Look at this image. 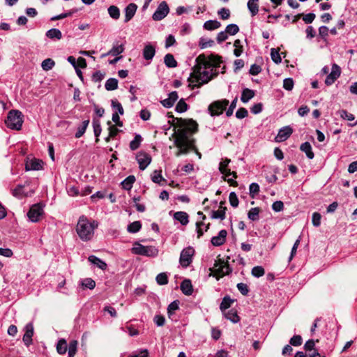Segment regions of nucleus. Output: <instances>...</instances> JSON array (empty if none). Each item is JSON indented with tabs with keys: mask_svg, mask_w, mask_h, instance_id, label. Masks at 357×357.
<instances>
[{
	"mask_svg": "<svg viewBox=\"0 0 357 357\" xmlns=\"http://www.w3.org/2000/svg\"><path fill=\"white\" fill-rule=\"evenodd\" d=\"M222 63L221 57L218 55L211 54L208 56L204 54L199 55L196 58V64L191 73V77L194 80H190L189 86L194 89L207 84L218 76L219 72L217 68L220 66Z\"/></svg>",
	"mask_w": 357,
	"mask_h": 357,
	"instance_id": "1",
	"label": "nucleus"
},
{
	"mask_svg": "<svg viewBox=\"0 0 357 357\" xmlns=\"http://www.w3.org/2000/svg\"><path fill=\"white\" fill-rule=\"evenodd\" d=\"M169 117L172 118L173 124L178 128L174 135V144L179 149L176 155L178 157L182 154L188 153L189 149L193 147V140L189 139L188 132H195L198 125L192 119L175 118L172 115Z\"/></svg>",
	"mask_w": 357,
	"mask_h": 357,
	"instance_id": "2",
	"label": "nucleus"
},
{
	"mask_svg": "<svg viewBox=\"0 0 357 357\" xmlns=\"http://www.w3.org/2000/svg\"><path fill=\"white\" fill-rule=\"evenodd\" d=\"M98 222L95 220L89 221L84 215L79 217L76 231L78 236L83 241H89L94 235V230L98 227Z\"/></svg>",
	"mask_w": 357,
	"mask_h": 357,
	"instance_id": "3",
	"label": "nucleus"
},
{
	"mask_svg": "<svg viewBox=\"0 0 357 357\" xmlns=\"http://www.w3.org/2000/svg\"><path fill=\"white\" fill-rule=\"evenodd\" d=\"M23 114L19 110H10L5 121L6 126L12 130H20L23 123Z\"/></svg>",
	"mask_w": 357,
	"mask_h": 357,
	"instance_id": "4",
	"label": "nucleus"
},
{
	"mask_svg": "<svg viewBox=\"0 0 357 357\" xmlns=\"http://www.w3.org/2000/svg\"><path fill=\"white\" fill-rule=\"evenodd\" d=\"M132 253L146 257H156L158 254V250L154 246H144L137 243L132 249Z\"/></svg>",
	"mask_w": 357,
	"mask_h": 357,
	"instance_id": "5",
	"label": "nucleus"
},
{
	"mask_svg": "<svg viewBox=\"0 0 357 357\" xmlns=\"http://www.w3.org/2000/svg\"><path fill=\"white\" fill-rule=\"evenodd\" d=\"M229 102L227 99L215 100L211 103L208 107V110L211 116H219L226 109Z\"/></svg>",
	"mask_w": 357,
	"mask_h": 357,
	"instance_id": "6",
	"label": "nucleus"
},
{
	"mask_svg": "<svg viewBox=\"0 0 357 357\" xmlns=\"http://www.w3.org/2000/svg\"><path fill=\"white\" fill-rule=\"evenodd\" d=\"M194 252L195 250L191 247L186 248L181 251L179 262L183 267L186 268L191 264Z\"/></svg>",
	"mask_w": 357,
	"mask_h": 357,
	"instance_id": "7",
	"label": "nucleus"
},
{
	"mask_svg": "<svg viewBox=\"0 0 357 357\" xmlns=\"http://www.w3.org/2000/svg\"><path fill=\"white\" fill-rule=\"evenodd\" d=\"M169 8L166 1H162L153 14L152 18L155 21L164 19L169 13Z\"/></svg>",
	"mask_w": 357,
	"mask_h": 357,
	"instance_id": "8",
	"label": "nucleus"
},
{
	"mask_svg": "<svg viewBox=\"0 0 357 357\" xmlns=\"http://www.w3.org/2000/svg\"><path fill=\"white\" fill-rule=\"evenodd\" d=\"M43 213V208L40 204H35L29 209L27 216L29 219L33 222H36L39 220L40 217Z\"/></svg>",
	"mask_w": 357,
	"mask_h": 357,
	"instance_id": "9",
	"label": "nucleus"
},
{
	"mask_svg": "<svg viewBox=\"0 0 357 357\" xmlns=\"http://www.w3.org/2000/svg\"><path fill=\"white\" fill-rule=\"evenodd\" d=\"M136 160L141 170H144L151 162V155L144 151L139 152L136 155Z\"/></svg>",
	"mask_w": 357,
	"mask_h": 357,
	"instance_id": "10",
	"label": "nucleus"
},
{
	"mask_svg": "<svg viewBox=\"0 0 357 357\" xmlns=\"http://www.w3.org/2000/svg\"><path fill=\"white\" fill-rule=\"evenodd\" d=\"M341 69L340 67L336 63H333L332 66L331 72L327 75L325 79V84L327 86L333 84L335 80L340 76Z\"/></svg>",
	"mask_w": 357,
	"mask_h": 357,
	"instance_id": "11",
	"label": "nucleus"
},
{
	"mask_svg": "<svg viewBox=\"0 0 357 357\" xmlns=\"http://www.w3.org/2000/svg\"><path fill=\"white\" fill-rule=\"evenodd\" d=\"M293 129L287 126L282 127L278 131L277 136L275 137V141L278 142H282L287 140L292 134Z\"/></svg>",
	"mask_w": 357,
	"mask_h": 357,
	"instance_id": "12",
	"label": "nucleus"
},
{
	"mask_svg": "<svg viewBox=\"0 0 357 357\" xmlns=\"http://www.w3.org/2000/svg\"><path fill=\"white\" fill-rule=\"evenodd\" d=\"M231 160L229 158L224 159L219 164V170L221 172V174H224L226 177L231 175L234 178H237L236 172H231L230 169L227 168Z\"/></svg>",
	"mask_w": 357,
	"mask_h": 357,
	"instance_id": "13",
	"label": "nucleus"
},
{
	"mask_svg": "<svg viewBox=\"0 0 357 357\" xmlns=\"http://www.w3.org/2000/svg\"><path fill=\"white\" fill-rule=\"evenodd\" d=\"M215 266L218 267L216 269V273L220 277L229 275L232 271V268L229 266V265L227 263H225L224 261L222 260H219V261L215 264Z\"/></svg>",
	"mask_w": 357,
	"mask_h": 357,
	"instance_id": "14",
	"label": "nucleus"
},
{
	"mask_svg": "<svg viewBox=\"0 0 357 357\" xmlns=\"http://www.w3.org/2000/svg\"><path fill=\"white\" fill-rule=\"evenodd\" d=\"M33 335V326L32 323H29L25 326V333L23 335L22 340L26 347H29L32 342Z\"/></svg>",
	"mask_w": 357,
	"mask_h": 357,
	"instance_id": "15",
	"label": "nucleus"
},
{
	"mask_svg": "<svg viewBox=\"0 0 357 357\" xmlns=\"http://www.w3.org/2000/svg\"><path fill=\"white\" fill-rule=\"evenodd\" d=\"M227 231L225 229H222L219 231L218 235L212 237L211 242L214 246H220L226 241Z\"/></svg>",
	"mask_w": 357,
	"mask_h": 357,
	"instance_id": "16",
	"label": "nucleus"
},
{
	"mask_svg": "<svg viewBox=\"0 0 357 357\" xmlns=\"http://www.w3.org/2000/svg\"><path fill=\"white\" fill-rule=\"evenodd\" d=\"M43 162L42 160L34 158L26 162L25 169L26 171L40 170L43 168Z\"/></svg>",
	"mask_w": 357,
	"mask_h": 357,
	"instance_id": "17",
	"label": "nucleus"
},
{
	"mask_svg": "<svg viewBox=\"0 0 357 357\" xmlns=\"http://www.w3.org/2000/svg\"><path fill=\"white\" fill-rule=\"evenodd\" d=\"M178 96L176 91H172L170 93H169V96L167 98L164 99L161 101V104L163 105V107L166 108H170L172 107L175 102L178 100Z\"/></svg>",
	"mask_w": 357,
	"mask_h": 357,
	"instance_id": "18",
	"label": "nucleus"
},
{
	"mask_svg": "<svg viewBox=\"0 0 357 357\" xmlns=\"http://www.w3.org/2000/svg\"><path fill=\"white\" fill-rule=\"evenodd\" d=\"M155 47L153 45L149 43L144 46L142 52L143 57L144 59L151 60L155 56Z\"/></svg>",
	"mask_w": 357,
	"mask_h": 357,
	"instance_id": "19",
	"label": "nucleus"
},
{
	"mask_svg": "<svg viewBox=\"0 0 357 357\" xmlns=\"http://www.w3.org/2000/svg\"><path fill=\"white\" fill-rule=\"evenodd\" d=\"M137 6L135 3H131L125 8V19L124 22H129L135 15Z\"/></svg>",
	"mask_w": 357,
	"mask_h": 357,
	"instance_id": "20",
	"label": "nucleus"
},
{
	"mask_svg": "<svg viewBox=\"0 0 357 357\" xmlns=\"http://www.w3.org/2000/svg\"><path fill=\"white\" fill-rule=\"evenodd\" d=\"M222 202L220 203V208L217 211H211V218L212 219H220L221 220L226 218L227 208L222 206Z\"/></svg>",
	"mask_w": 357,
	"mask_h": 357,
	"instance_id": "21",
	"label": "nucleus"
},
{
	"mask_svg": "<svg viewBox=\"0 0 357 357\" xmlns=\"http://www.w3.org/2000/svg\"><path fill=\"white\" fill-rule=\"evenodd\" d=\"M181 290L183 294L186 296L192 295L193 292V288L191 281L188 279L184 280L181 284Z\"/></svg>",
	"mask_w": 357,
	"mask_h": 357,
	"instance_id": "22",
	"label": "nucleus"
},
{
	"mask_svg": "<svg viewBox=\"0 0 357 357\" xmlns=\"http://www.w3.org/2000/svg\"><path fill=\"white\" fill-rule=\"evenodd\" d=\"M174 218L182 225H186L189 222V216L186 212L177 211L174 214Z\"/></svg>",
	"mask_w": 357,
	"mask_h": 357,
	"instance_id": "23",
	"label": "nucleus"
},
{
	"mask_svg": "<svg viewBox=\"0 0 357 357\" xmlns=\"http://www.w3.org/2000/svg\"><path fill=\"white\" fill-rule=\"evenodd\" d=\"M300 149L301 151L304 152L306 154V156L309 159H313L314 157V154L312 149V146L308 142H305L301 144L300 146Z\"/></svg>",
	"mask_w": 357,
	"mask_h": 357,
	"instance_id": "24",
	"label": "nucleus"
},
{
	"mask_svg": "<svg viewBox=\"0 0 357 357\" xmlns=\"http://www.w3.org/2000/svg\"><path fill=\"white\" fill-rule=\"evenodd\" d=\"M88 260L90 263L96 265L97 267L102 270L106 269L107 266V264L105 261H102L100 259L98 258L94 255L89 256Z\"/></svg>",
	"mask_w": 357,
	"mask_h": 357,
	"instance_id": "25",
	"label": "nucleus"
},
{
	"mask_svg": "<svg viewBox=\"0 0 357 357\" xmlns=\"http://www.w3.org/2000/svg\"><path fill=\"white\" fill-rule=\"evenodd\" d=\"M255 95V93L253 90L245 88L243 90L241 97V100L243 103L248 102L250 100H251Z\"/></svg>",
	"mask_w": 357,
	"mask_h": 357,
	"instance_id": "26",
	"label": "nucleus"
},
{
	"mask_svg": "<svg viewBox=\"0 0 357 357\" xmlns=\"http://www.w3.org/2000/svg\"><path fill=\"white\" fill-rule=\"evenodd\" d=\"M226 319L230 320L232 323H238L240 320L237 312L235 310H230L228 312H223Z\"/></svg>",
	"mask_w": 357,
	"mask_h": 357,
	"instance_id": "27",
	"label": "nucleus"
},
{
	"mask_svg": "<svg viewBox=\"0 0 357 357\" xmlns=\"http://www.w3.org/2000/svg\"><path fill=\"white\" fill-rule=\"evenodd\" d=\"M259 0H249L248 2V8L251 13L252 16H255L259 11Z\"/></svg>",
	"mask_w": 357,
	"mask_h": 357,
	"instance_id": "28",
	"label": "nucleus"
},
{
	"mask_svg": "<svg viewBox=\"0 0 357 357\" xmlns=\"http://www.w3.org/2000/svg\"><path fill=\"white\" fill-rule=\"evenodd\" d=\"M135 181V177L132 175L128 176L121 183L122 188L126 190H130Z\"/></svg>",
	"mask_w": 357,
	"mask_h": 357,
	"instance_id": "29",
	"label": "nucleus"
},
{
	"mask_svg": "<svg viewBox=\"0 0 357 357\" xmlns=\"http://www.w3.org/2000/svg\"><path fill=\"white\" fill-rule=\"evenodd\" d=\"M89 124V119L84 120L82 122V123L77 127V130L75 135L76 138H80L84 134Z\"/></svg>",
	"mask_w": 357,
	"mask_h": 357,
	"instance_id": "30",
	"label": "nucleus"
},
{
	"mask_svg": "<svg viewBox=\"0 0 357 357\" xmlns=\"http://www.w3.org/2000/svg\"><path fill=\"white\" fill-rule=\"evenodd\" d=\"M221 24L217 20H208L204 24V29L208 31L217 29L220 27Z\"/></svg>",
	"mask_w": 357,
	"mask_h": 357,
	"instance_id": "31",
	"label": "nucleus"
},
{
	"mask_svg": "<svg viewBox=\"0 0 357 357\" xmlns=\"http://www.w3.org/2000/svg\"><path fill=\"white\" fill-rule=\"evenodd\" d=\"M46 36L50 39L60 40L62 38V33L58 29H51L46 32Z\"/></svg>",
	"mask_w": 357,
	"mask_h": 357,
	"instance_id": "32",
	"label": "nucleus"
},
{
	"mask_svg": "<svg viewBox=\"0 0 357 357\" xmlns=\"http://www.w3.org/2000/svg\"><path fill=\"white\" fill-rule=\"evenodd\" d=\"M164 62L168 68H175L177 66V61L172 54H167L165 56Z\"/></svg>",
	"mask_w": 357,
	"mask_h": 357,
	"instance_id": "33",
	"label": "nucleus"
},
{
	"mask_svg": "<svg viewBox=\"0 0 357 357\" xmlns=\"http://www.w3.org/2000/svg\"><path fill=\"white\" fill-rule=\"evenodd\" d=\"M142 142V137L140 135L136 134L135 138L130 142L129 147L132 151L137 150Z\"/></svg>",
	"mask_w": 357,
	"mask_h": 357,
	"instance_id": "34",
	"label": "nucleus"
},
{
	"mask_svg": "<svg viewBox=\"0 0 357 357\" xmlns=\"http://www.w3.org/2000/svg\"><path fill=\"white\" fill-rule=\"evenodd\" d=\"M234 301L229 296H225L220 303V309L222 312H225L227 309L231 307Z\"/></svg>",
	"mask_w": 357,
	"mask_h": 357,
	"instance_id": "35",
	"label": "nucleus"
},
{
	"mask_svg": "<svg viewBox=\"0 0 357 357\" xmlns=\"http://www.w3.org/2000/svg\"><path fill=\"white\" fill-rule=\"evenodd\" d=\"M151 180L153 182L158 183L160 185H163L164 184L162 182H165V178L162 177L161 174V171L155 170L151 176Z\"/></svg>",
	"mask_w": 357,
	"mask_h": 357,
	"instance_id": "36",
	"label": "nucleus"
},
{
	"mask_svg": "<svg viewBox=\"0 0 357 357\" xmlns=\"http://www.w3.org/2000/svg\"><path fill=\"white\" fill-rule=\"evenodd\" d=\"M68 344L64 339L59 340L56 344V351L59 354H65L67 351Z\"/></svg>",
	"mask_w": 357,
	"mask_h": 357,
	"instance_id": "37",
	"label": "nucleus"
},
{
	"mask_svg": "<svg viewBox=\"0 0 357 357\" xmlns=\"http://www.w3.org/2000/svg\"><path fill=\"white\" fill-rule=\"evenodd\" d=\"M259 208L258 207L252 208L248 213V217L252 221L258 220L259 218Z\"/></svg>",
	"mask_w": 357,
	"mask_h": 357,
	"instance_id": "38",
	"label": "nucleus"
},
{
	"mask_svg": "<svg viewBox=\"0 0 357 357\" xmlns=\"http://www.w3.org/2000/svg\"><path fill=\"white\" fill-rule=\"evenodd\" d=\"M77 342L76 340H72L68 347V357H74L77 352Z\"/></svg>",
	"mask_w": 357,
	"mask_h": 357,
	"instance_id": "39",
	"label": "nucleus"
},
{
	"mask_svg": "<svg viewBox=\"0 0 357 357\" xmlns=\"http://www.w3.org/2000/svg\"><path fill=\"white\" fill-rule=\"evenodd\" d=\"M188 105L184 99H181L176 105L175 110L178 113H183L188 110Z\"/></svg>",
	"mask_w": 357,
	"mask_h": 357,
	"instance_id": "40",
	"label": "nucleus"
},
{
	"mask_svg": "<svg viewBox=\"0 0 357 357\" xmlns=\"http://www.w3.org/2000/svg\"><path fill=\"white\" fill-rule=\"evenodd\" d=\"M142 228V224L139 221H135L128 225V231L130 233H136Z\"/></svg>",
	"mask_w": 357,
	"mask_h": 357,
	"instance_id": "41",
	"label": "nucleus"
},
{
	"mask_svg": "<svg viewBox=\"0 0 357 357\" xmlns=\"http://www.w3.org/2000/svg\"><path fill=\"white\" fill-rule=\"evenodd\" d=\"M271 56L273 61L277 64L281 63L282 59L280 54L279 53V50L275 48H272L271 50Z\"/></svg>",
	"mask_w": 357,
	"mask_h": 357,
	"instance_id": "42",
	"label": "nucleus"
},
{
	"mask_svg": "<svg viewBox=\"0 0 357 357\" xmlns=\"http://www.w3.org/2000/svg\"><path fill=\"white\" fill-rule=\"evenodd\" d=\"M251 273L255 278H260L264 275L265 271L262 266H257L252 268Z\"/></svg>",
	"mask_w": 357,
	"mask_h": 357,
	"instance_id": "43",
	"label": "nucleus"
},
{
	"mask_svg": "<svg viewBox=\"0 0 357 357\" xmlns=\"http://www.w3.org/2000/svg\"><path fill=\"white\" fill-rule=\"evenodd\" d=\"M54 65L55 62L52 59H46L41 63L42 68L44 70H51Z\"/></svg>",
	"mask_w": 357,
	"mask_h": 357,
	"instance_id": "44",
	"label": "nucleus"
},
{
	"mask_svg": "<svg viewBox=\"0 0 357 357\" xmlns=\"http://www.w3.org/2000/svg\"><path fill=\"white\" fill-rule=\"evenodd\" d=\"M178 304L179 301L176 300L174 301L168 305L167 312L169 317L178 309Z\"/></svg>",
	"mask_w": 357,
	"mask_h": 357,
	"instance_id": "45",
	"label": "nucleus"
},
{
	"mask_svg": "<svg viewBox=\"0 0 357 357\" xmlns=\"http://www.w3.org/2000/svg\"><path fill=\"white\" fill-rule=\"evenodd\" d=\"M156 282L160 285L167 284L168 283V277L165 273H159L156 276Z\"/></svg>",
	"mask_w": 357,
	"mask_h": 357,
	"instance_id": "46",
	"label": "nucleus"
},
{
	"mask_svg": "<svg viewBox=\"0 0 357 357\" xmlns=\"http://www.w3.org/2000/svg\"><path fill=\"white\" fill-rule=\"evenodd\" d=\"M81 284L82 287L85 288H88L89 289H93L96 287V282L91 278H85L81 282Z\"/></svg>",
	"mask_w": 357,
	"mask_h": 357,
	"instance_id": "47",
	"label": "nucleus"
},
{
	"mask_svg": "<svg viewBox=\"0 0 357 357\" xmlns=\"http://www.w3.org/2000/svg\"><path fill=\"white\" fill-rule=\"evenodd\" d=\"M214 44V41L211 39L200 38L199 46L201 49H205L211 47Z\"/></svg>",
	"mask_w": 357,
	"mask_h": 357,
	"instance_id": "48",
	"label": "nucleus"
},
{
	"mask_svg": "<svg viewBox=\"0 0 357 357\" xmlns=\"http://www.w3.org/2000/svg\"><path fill=\"white\" fill-rule=\"evenodd\" d=\"M24 186V185H17L16 188L13 190V195L18 198H22L23 196H25L26 194L23 191Z\"/></svg>",
	"mask_w": 357,
	"mask_h": 357,
	"instance_id": "49",
	"label": "nucleus"
},
{
	"mask_svg": "<svg viewBox=\"0 0 357 357\" xmlns=\"http://www.w3.org/2000/svg\"><path fill=\"white\" fill-rule=\"evenodd\" d=\"M225 30L228 34L234 36L239 31V28L236 24H230L227 26Z\"/></svg>",
	"mask_w": 357,
	"mask_h": 357,
	"instance_id": "50",
	"label": "nucleus"
},
{
	"mask_svg": "<svg viewBox=\"0 0 357 357\" xmlns=\"http://www.w3.org/2000/svg\"><path fill=\"white\" fill-rule=\"evenodd\" d=\"M250 196L255 198L259 192V185L257 183H252L249 187Z\"/></svg>",
	"mask_w": 357,
	"mask_h": 357,
	"instance_id": "51",
	"label": "nucleus"
},
{
	"mask_svg": "<svg viewBox=\"0 0 357 357\" xmlns=\"http://www.w3.org/2000/svg\"><path fill=\"white\" fill-rule=\"evenodd\" d=\"M303 339L302 337L299 335H294L289 340V343L291 345L294 347H298L302 344Z\"/></svg>",
	"mask_w": 357,
	"mask_h": 357,
	"instance_id": "52",
	"label": "nucleus"
},
{
	"mask_svg": "<svg viewBox=\"0 0 357 357\" xmlns=\"http://www.w3.org/2000/svg\"><path fill=\"white\" fill-rule=\"evenodd\" d=\"M321 215L319 213H318V212L313 213L312 217V222L313 226H314L316 227H319L321 225Z\"/></svg>",
	"mask_w": 357,
	"mask_h": 357,
	"instance_id": "53",
	"label": "nucleus"
},
{
	"mask_svg": "<svg viewBox=\"0 0 357 357\" xmlns=\"http://www.w3.org/2000/svg\"><path fill=\"white\" fill-rule=\"evenodd\" d=\"M294 82L292 78H285L283 80V88L287 91H291L294 88Z\"/></svg>",
	"mask_w": 357,
	"mask_h": 357,
	"instance_id": "54",
	"label": "nucleus"
},
{
	"mask_svg": "<svg viewBox=\"0 0 357 357\" xmlns=\"http://www.w3.org/2000/svg\"><path fill=\"white\" fill-rule=\"evenodd\" d=\"M229 203L231 206L236 208L238 206V199L236 194L234 192H231L229 196Z\"/></svg>",
	"mask_w": 357,
	"mask_h": 357,
	"instance_id": "55",
	"label": "nucleus"
},
{
	"mask_svg": "<svg viewBox=\"0 0 357 357\" xmlns=\"http://www.w3.org/2000/svg\"><path fill=\"white\" fill-rule=\"evenodd\" d=\"M218 15L222 20H227L230 17V10L226 8H222L218 12Z\"/></svg>",
	"mask_w": 357,
	"mask_h": 357,
	"instance_id": "56",
	"label": "nucleus"
},
{
	"mask_svg": "<svg viewBox=\"0 0 357 357\" xmlns=\"http://www.w3.org/2000/svg\"><path fill=\"white\" fill-rule=\"evenodd\" d=\"M238 290L243 295L246 296L249 293V287L248 286L243 282L237 284Z\"/></svg>",
	"mask_w": 357,
	"mask_h": 357,
	"instance_id": "57",
	"label": "nucleus"
},
{
	"mask_svg": "<svg viewBox=\"0 0 357 357\" xmlns=\"http://www.w3.org/2000/svg\"><path fill=\"white\" fill-rule=\"evenodd\" d=\"M237 100H238V98L236 97L231 102L228 109L227 110L226 112V115L227 116H230L233 114V112H234V109L236 108V103H237Z\"/></svg>",
	"mask_w": 357,
	"mask_h": 357,
	"instance_id": "58",
	"label": "nucleus"
},
{
	"mask_svg": "<svg viewBox=\"0 0 357 357\" xmlns=\"http://www.w3.org/2000/svg\"><path fill=\"white\" fill-rule=\"evenodd\" d=\"M284 208V204L282 201H275L272 204V209L275 212L282 211Z\"/></svg>",
	"mask_w": 357,
	"mask_h": 357,
	"instance_id": "59",
	"label": "nucleus"
},
{
	"mask_svg": "<svg viewBox=\"0 0 357 357\" xmlns=\"http://www.w3.org/2000/svg\"><path fill=\"white\" fill-rule=\"evenodd\" d=\"M248 115V110L244 107L239 108L236 112V117L240 119L246 117Z\"/></svg>",
	"mask_w": 357,
	"mask_h": 357,
	"instance_id": "60",
	"label": "nucleus"
},
{
	"mask_svg": "<svg viewBox=\"0 0 357 357\" xmlns=\"http://www.w3.org/2000/svg\"><path fill=\"white\" fill-rule=\"evenodd\" d=\"M340 116H341L342 119H346V120H347V121H351L354 120V114H351V113L348 112H347V111H346V110H344V109H343V110H341V111L340 112Z\"/></svg>",
	"mask_w": 357,
	"mask_h": 357,
	"instance_id": "61",
	"label": "nucleus"
},
{
	"mask_svg": "<svg viewBox=\"0 0 357 357\" xmlns=\"http://www.w3.org/2000/svg\"><path fill=\"white\" fill-rule=\"evenodd\" d=\"M314 347H315V342L314 340H309L304 344V349L307 351H312V350L314 351L315 350Z\"/></svg>",
	"mask_w": 357,
	"mask_h": 357,
	"instance_id": "62",
	"label": "nucleus"
},
{
	"mask_svg": "<svg viewBox=\"0 0 357 357\" xmlns=\"http://www.w3.org/2000/svg\"><path fill=\"white\" fill-rule=\"evenodd\" d=\"M153 321L158 326H162L165 324V319L163 316L158 314L154 317Z\"/></svg>",
	"mask_w": 357,
	"mask_h": 357,
	"instance_id": "63",
	"label": "nucleus"
},
{
	"mask_svg": "<svg viewBox=\"0 0 357 357\" xmlns=\"http://www.w3.org/2000/svg\"><path fill=\"white\" fill-rule=\"evenodd\" d=\"M261 71V68L257 64H252L250 68V73L252 75H257Z\"/></svg>",
	"mask_w": 357,
	"mask_h": 357,
	"instance_id": "64",
	"label": "nucleus"
}]
</instances>
